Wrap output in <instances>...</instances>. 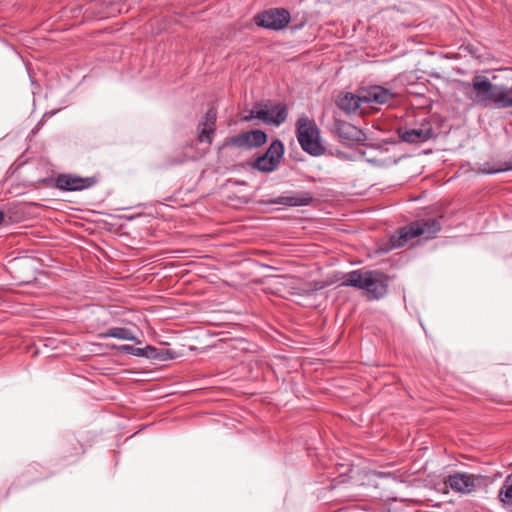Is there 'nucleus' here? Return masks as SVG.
Masks as SVG:
<instances>
[{"label": "nucleus", "mask_w": 512, "mask_h": 512, "mask_svg": "<svg viewBox=\"0 0 512 512\" xmlns=\"http://www.w3.org/2000/svg\"><path fill=\"white\" fill-rule=\"evenodd\" d=\"M177 357V353L168 348H157L148 345V359L167 361Z\"/></svg>", "instance_id": "aec40b11"}, {"label": "nucleus", "mask_w": 512, "mask_h": 512, "mask_svg": "<svg viewBox=\"0 0 512 512\" xmlns=\"http://www.w3.org/2000/svg\"><path fill=\"white\" fill-rule=\"evenodd\" d=\"M254 108L256 118L263 121L265 124L279 126L287 119L288 111L286 105L283 103L275 105V110H277L275 116L271 115L267 104L256 103Z\"/></svg>", "instance_id": "1a4fd4ad"}, {"label": "nucleus", "mask_w": 512, "mask_h": 512, "mask_svg": "<svg viewBox=\"0 0 512 512\" xmlns=\"http://www.w3.org/2000/svg\"><path fill=\"white\" fill-rule=\"evenodd\" d=\"M512 170V162H464L461 164L458 173L466 175L470 172L474 174H494Z\"/></svg>", "instance_id": "6e6552de"}, {"label": "nucleus", "mask_w": 512, "mask_h": 512, "mask_svg": "<svg viewBox=\"0 0 512 512\" xmlns=\"http://www.w3.org/2000/svg\"><path fill=\"white\" fill-rule=\"evenodd\" d=\"M440 230L441 224L438 219H420L397 230L390 237V242L393 248H399L416 237H423L426 240L431 239Z\"/></svg>", "instance_id": "7ed1b4c3"}, {"label": "nucleus", "mask_w": 512, "mask_h": 512, "mask_svg": "<svg viewBox=\"0 0 512 512\" xmlns=\"http://www.w3.org/2000/svg\"><path fill=\"white\" fill-rule=\"evenodd\" d=\"M4 219V213L2 211H0V223L3 221Z\"/></svg>", "instance_id": "c756f323"}, {"label": "nucleus", "mask_w": 512, "mask_h": 512, "mask_svg": "<svg viewBox=\"0 0 512 512\" xmlns=\"http://www.w3.org/2000/svg\"><path fill=\"white\" fill-rule=\"evenodd\" d=\"M478 477L468 473H455L449 475L444 484L446 486L445 493H447V487H450L453 491L467 494L471 493L476 487V481Z\"/></svg>", "instance_id": "9d476101"}, {"label": "nucleus", "mask_w": 512, "mask_h": 512, "mask_svg": "<svg viewBox=\"0 0 512 512\" xmlns=\"http://www.w3.org/2000/svg\"><path fill=\"white\" fill-rule=\"evenodd\" d=\"M82 11V6H75L70 9V13L72 17H76Z\"/></svg>", "instance_id": "bb28decb"}, {"label": "nucleus", "mask_w": 512, "mask_h": 512, "mask_svg": "<svg viewBox=\"0 0 512 512\" xmlns=\"http://www.w3.org/2000/svg\"><path fill=\"white\" fill-rule=\"evenodd\" d=\"M313 201V196L310 192L302 191L293 196H279L274 199L263 200L262 204L272 205L279 204L289 207L307 206Z\"/></svg>", "instance_id": "2eb2a0df"}, {"label": "nucleus", "mask_w": 512, "mask_h": 512, "mask_svg": "<svg viewBox=\"0 0 512 512\" xmlns=\"http://www.w3.org/2000/svg\"><path fill=\"white\" fill-rule=\"evenodd\" d=\"M100 181V175L81 177L73 173H59L54 177H47L40 180L44 187L56 188L65 192H77L89 189Z\"/></svg>", "instance_id": "20e7f679"}, {"label": "nucleus", "mask_w": 512, "mask_h": 512, "mask_svg": "<svg viewBox=\"0 0 512 512\" xmlns=\"http://www.w3.org/2000/svg\"><path fill=\"white\" fill-rule=\"evenodd\" d=\"M389 277L378 270H354L345 275L343 286L365 291L368 300H378L388 291Z\"/></svg>", "instance_id": "f257e3e1"}, {"label": "nucleus", "mask_w": 512, "mask_h": 512, "mask_svg": "<svg viewBox=\"0 0 512 512\" xmlns=\"http://www.w3.org/2000/svg\"><path fill=\"white\" fill-rule=\"evenodd\" d=\"M473 100L476 104L487 106L493 103L496 108L512 107V88L499 87L492 84L484 76H475L472 79Z\"/></svg>", "instance_id": "f03ea898"}, {"label": "nucleus", "mask_w": 512, "mask_h": 512, "mask_svg": "<svg viewBox=\"0 0 512 512\" xmlns=\"http://www.w3.org/2000/svg\"><path fill=\"white\" fill-rule=\"evenodd\" d=\"M362 94L363 103L379 105L388 104L392 102L396 97L394 92L379 85H374L368 87L367 89H363Z\"/></svg>", "instance_id": "ddd939ff"}, {"label": "nucleus", "mask_w": 512, "mask_h": 512, "mask_svg": "<svg viewBox=\"0 0 512 512\" xmlns=\"http://www.w3.org/2000/svg\"><path fill=\"white\" fill-rule=\"evenodd\" d=\"M242 203H248L250 201V197L248 195H244L240 197Z\"/></svg>", "instance_id": "cd10ccee"}, {"label": "nucleus", "mask_w": 512, "mask_h": 512, "mask_svg": "<svg viewBox=\"0 0 512 512\" xmlns=\"http://www.w3.org/2000/svg\"><path fill=\"white\" fill-rule=\"evenodd\" d=\"M269 110H270L271 115H273V116H275V115H276L277 110H275V105H274V106H271V107L269 108Z\"/></svg>", "instance_id": "c85d7f7f"}, {"label": "nucleus", "mask_w": 512, "mask_h": 512, "mask_svg": "<svg viewBox=\"0 0 512 512\" xmlns=\"http://www.w3.org/2000/svg\"><path fill=\"white\" fill-rule=\"evenodd\" d=\"M400 138L408 143H421L435 137V132L429 123L422 124L420 128L408 129L399 132Z\"/></svg>", "instance_id": "dca6fc26"}, {"label": "nucleus", "mask_w": 512, "mask_h": 512, "mask_svg": "<svg viewBox=\"0 0 512 512\" xmlns=\"http://www.w3.org/2000/svg\"><path fill=\"white\" fill-rule=\"evenodd\" d=\"M254 20L260 27L271 30H281L289 23L290 13L284 8H271L258 13L254 17Z\"/></svg>", "instance_id": "423d86ee"}, {"label": "nucleus", "mask_w": 512, "mask_h": 512, "mask_svg": "<svg viewBox=\"0 0 512 512\" xmlns=\"http://www.w3.org/2000/svg\"><path fill=\"white\" fill-rule=\"evenodd\" d=\"M121 12L122 10L118 8L114 3H107L103 0H93L85 9L83 16L87 20L96 18L102 19L115 16L117 13Z\"/></svg>", "instance_id": "9b49d317"}, {"label": "nucleus", "mask_w": 512, "mask_h": 512, "mask_svg": "<svg viewBox=\"0 0 512 512\" xmlns=\"http://www.w3.org/2000/svg\"><path fill=\"white\" fill-rule=\"evenodd\" d=\"M138 357L148 358V345L145 348H136L134 347L133 354Z\"/></svg>", "instance_id": "b1692460"}, {"label": "nucleus", "mask_w": 512, "mask_h": 512, "mask_svg": "<svg viewBox=\"0 0 512 512\" xmlns=\"http://www.w3.org/2000/svg\"><path fill=\"white\" fill-rule=\"evenodd\" d=\"M255 118H256V112H255V108H254V109L249 111L248 115H245L244 117H242L241 120L243 122H250V121H252Z\"/></svg>", "instance_id": "393cba45"}, {"label": "nucleus", "mask_w": 512, "mask_h": 512, "mask_svg": "<svg viewBox=\"0 0 512 512\" xmlns=\"http://www.w3.org/2000/svg\"><path fill=\"white\" fill-rule=\"evenodd\" d=\"M267 140V135L262 130H251L241 134L232 136L225 140L222 148L239 147V148H253L259 147Z\"/></svg>", "instance_id": "0eeeda50"}, {"label": "nucleus", "mask_w": 512, "mask_h": 512, "mask_svg": "<svg viewBox=\"0 0 512 512\" xmlns=\"http://www.w3.org/2000/svg\"><path fill=\"white\" fill-rule=\"evenodd\" d=\"M284 153L283 143L276 139L274 140L265 154L258 156L255 160H280Z\"/></svg>", "instance_id": "6ab92c4d"}, {"label": "nucleus", "mask_w": 512, "mask_h": 512, "mask_svg": "<svg viewBox=\"0 0 512 512\" xmlns=\"http://www.w3.org/2000/svg\"><path fill=\"white\" fill-rule=\"evenodd\" d=\"M278 164L279 162H246L242 166L245 167L247 165L251 169L261 172H271L277 168Z\"/></svg>", "instance_id": "5701e85b"}, {"label": "nucleus", "mask_w": 512, "mask_h": 512, "mask_svg": "<svg viewBox=\"0 0 512 512\" xmlns=\"http://www.w3.org/2000/svg\"><path fill=\"white\" fill-rule=\"evenodd\" d=\"M99 338L101 339H106V338H117V339H122V340H129V341H133L137 344L140 343V340L133 334V332L126 328V327H112V328H109L108 330H106L105 332H102L98 335Z\"/></svg>", "instance_id": "a211bd4d"}, {"label": "nucleus", "mask_w": 512, "mask_h": 512, "mask_svg": "<svg viewBox=\"0 0 512 512\" xmlns=\"http://www.w3.org/2000/svg\"><path fill=\"white\" fill-rule=\"evenodd\" d=\"M363 103L362 91L356 95L351 92H342L337 96L336 105L345 113H354Z\"/></svg>", "instance_id": "f3484780"}, {"label": "nucleus", "mask_w": 512, "mask_h": 512, "mask_svg": "<svg viewBox=\"0 0 512 512\" xmlns=\"http://www.w3.org/2000/svg\"><path fill=\"white\" fill-rule=\"evenodd\" d=\"M499 497L504 504L512 505V473L506 477Z\"/></svg>", "instance_id": "4be33fe9"}, {"label": "nucleus", "mask_w": 512, "mask_h": 512, "mask_svg": "<svg viewBox=\"0 0 512 512\" xmlns=\"http://www.w3.org/2000/svg\"><path fill=\"white\" fill-rule=\"evenodd\" d=\"M296 136L302 149L311 156H321L325 148L320 142V131L314 120L307 116L300 117L296 122Z\"/></svg>", "instance_id": "39448f33"}, {"label": "nucleus", "mask_w": 512, "mask_h": 512, "mask_svg": "<svg viewBox=\"0 0 512 512\" xmlns=\"http://www.w3.org/2000/svg\"><path fill=\"white\" fill-rule=\"evenodd\" d=\"M43 468L39 464H31L24 473L27 484H32L40 480H44L48 475L43 473Z\"/></svg>", "instance_id": "412c9836"}, {"label": "nucleus", "mask_w": 512, "mask_h": 512, "mask_svg": "<svg viewBox=\"0 0 512 512\" xmlns=\"http://www.w3.org/2000/svg\"><path fill=\"white\" fill-rule=\"evenodd\" d=\"M121 352H125V353H128V354H133V350H134V347L131 346V345H121L119 348H118Z\"/></svg>", "instance_id": "a878e982"}, {"label": "nucleus", "mask_w": 512, "mask_h": 512, "mask_svg": "<svg viewBox=\"0 0 512 512\" xmlns=\"http://www.w3.org/2000/svg\"><path fill=\"white\" fill-rule=\"evenodd\" d=\"M334 130L337 136L347 143H360L366 139V135L361 129L346 121L336 119Z\"/></svg>", "instance_id": "f8f14e48"}, {"label": "nucleus", "mask_w": 512, "mask_h": 512, "mask_svg": "<svg viewBox=\"0 0 512 512\" xmlns=\"http://www.w3.org/2000/svg\"><path fill=\"white\" fill-rule=\"evenodd\" d=\"M217 120V109L210 107L198 125V139L201 142L211 143Z\"/></svg>", "instance_id": "4468645a"}]
</instances>
